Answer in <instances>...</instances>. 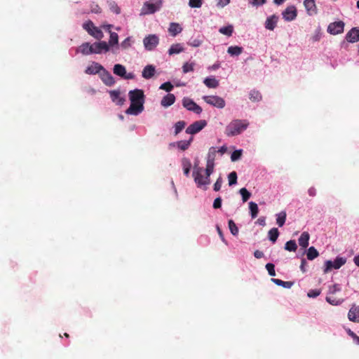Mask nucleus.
Instances as JSON below:
<instances>
[{
	"instance_id": "obj_1",
	"label": "nucleus",
	"mask_w": 359,
	"mask_h": 359,
	"mask_svg": "<svg viewBox=\"0 0 359 359\" xmlns=\"http://www.w3.org/2000/svg\"><path fill=\"white\" fill-rule=\"evenodd\" d=\"M249 126L248 121L245 119L232 120L225 128V134L228 137L236 136L245 130Z\"/></svg>"
},
{
	"instance_id": "obj_2",
	"label": "nucleus",
	"mask_w": 359,
	"mask_h": 359,
	"mask_svg": "<svg viewBox=\"0 0 359 359\" xmlns=\"http://www.w3.org/2000/svg\"><path fill=\"white\" fill-rule=\"evenodd\" d=\"M341 290L340 285L335 283L333 285L329 286L327 295L325 298L327 302L332 306H338L344 302V299H336L331 297L337 292H340Z\"/></svg>"
},
{
	"instance_id": "obj_3",
	"label": "nucleus",
	"mask_w": 359,
	"mask_h": 359,
	"mask_svg": "<svg viewBox=\"0 0 359 359\" xmlns=\"http://www.w3.org/2000/svg\"><path fill=\"white\" fill-rule=\"evenodd\" d=\"M203 168L201 167H194L192 175L197 187L201 188L203 186H207L210 183V178H206L203 175Z\"/></svg>"
},
{
	"instance_id": "obj_4",
	"label": "nucleus",
	"mask_w": 359,
	"mask_h": 359,
	"mask_svg": "<svg viewBox=\"0 0 359 359\" xmlns=\"http://www.w3.org/2000/svg\"><path fill=\"white\" fill-rule=\"evenodd\" d=\"M83 28L92 36L97 40H100L104 37L102 30L95 26L91 20H88L83 24Z\"/></svg>"
},
{
	"instance_id": "obj_5",
	"label": "nucleus",
	"mask_w": 359,
	"mask_h": 359,
	"mask_svg": "<svg viewBox=\"0 0 359 359\" xmlns=\"http://www.w3.org/2000/svg\"><path fill=\"white\" fill-rule=\"evenodd\" d=\"M162 5L161 0H153V1H147L144 4L142 9L143 14H152L159 10Z\"/></svg>"
},
{
	"instance_id": "obj_6",
	"label": "nucleus",
	"mask_w": 359,
	"mask_h": 359,
	"mask_svg": "<svg viewBox=\"0 0 359 359\" xmlns=\"http://www.w3.org/2000/svg\"><path fill=\"white\" fill-rule=\"evenodd\" d=\"M203 100L208 104L219 109H223L225 107V100L217 95H205Z\"/></svg>"
},
{
	"instance_id": "obj_7",
	"label": "nucleus",
	"mask_w": 359,
	"mask_h": 359,
	"mask_svg": "<svg viewBox=\"0 0 359 359\" xmlns=\"http://www.w3.org/2000/svg\"><path fill=\"white\" fill-rule=\"evenodd\" d=\"M346 259L344 257H337L334 262L327 260L325 262L324 273H328L332 269H339L345 264Z\"/></svg>"
},
{
	"instance_id": "obj_8",
	"label": "nucleus",
	"mask_w": 359,
	"mask_h": 359,
	"mask_svg": "<svg viewBox=\"0 0 359 359\" xmlns=\"http://www.w3.org/2000/svg\"><path fill=\"white\" fill-rule=\"evenodd\" d=\"M158 43L159 39L156 34H149L143 39L144 46L147 50H154Z\"/></svg>"
},
{
	"instance_id": "obj_9",
	"label": "nucleus",
	"mask_w": 359,
	"mask_h": 359,
	"mask_svg": "<svg viewBox=\"0 0 359 359\" xmlns=\"http://www.w3.org/2000/svg\"><path fill=\"white\" fill-rule=\"evenodd\" d=\"M182 105L187 110L193 111L196 114H200L202 112V108L189 97L183 98Z\"/></svg>"
},
{
	"instance_id": "obj_10",
	"label": "nucleus",
	"mask_w": 359,
	"mask_h": 359,
	"mask_svg": "<svg viewBox=\"0 0 359 359\" xmlns=\"http://www.w3.org/2000/svg\"><path fill=\"white\" fill-rule=\"evenodd\" d=\"M129 99L130 102L133 103H142L144 104V91L140 89H135L129 91L128 93Z\"/></svg>"
},
{
	"instance_id": "obj_11",
	"label": "nucleus",
	"mask_w": 359,
	"mask_h": 359,
	"mask_svg": "<svg viewBox=\"0 0 359 359\" xmlns=\"http://www.w3.org/2000/svg\"><path fill=\"white\" fill-rule=\"evenodd\" d=\"M206 125L207 122L205 120L196 121L187 127L186 133L187 134L194 135L203 129Z\"/></svg>"
},
{
	"instance_id": "obj_12",
	"label": "nucleus",
	"mask_w": 359,
	"mask_h": 359,
	"mask_svg": "<svg viewBox=\"0 0 359 359\" xmlns=\"http://www.w3.org/2000/svg\"><path fill=\"white\" fill-rule=\"evenodd\" d=\"M344 23L337 21L330 23L327 27V32L332 35L339 34L344 32Z\"/></svg>"
},
{
	"instance_id": "obj_13",
	"label": "nucleus",
	"mask_w": 359,
	"mask_h": 359,
	"mask_svg": "<svg viewBox=\"0 0 359 359\" xmlns=\"http://www.w3.org/2000/svg\"><path fill=\"white\" fill-rule=\"evenodd\" d=\"M283 19L285 21H292L294 20L297 15L296 7L294 6H287L282 13Z\"/></svg>"
},
{
	"instance_id": "obj_14",
	"label": "nucleus",
	"mask_w": 359,
	"mask_h": 359,
	"mask_svg": "<svg viewBox=\"0 0 359 359\" xmlns=\"http://www.w3.org/2000/svg\"><path fill=\"white\" fill-rule=\"evenodd\" d=\"M93 54H100L102 52H107L109 50V45L106 41H100L92 44Z\"/></svg>"
},
{
	"instance_id": "obj_15",
	"label": "nucleus",
	"mask_w": 359,
	"mask_h": 359,
	"mask_svg": "<svg viewBox=\"0 0 359 359\" xmlns=\"http://www.w3.org/2000/svg\"><path fill=\"white\" fill-rule=\"evenodd\" d=\"M144 110V104L142 103L130 102V107L126 109V113L131 115H138Z\"/></svg>"
},
{
	"instance_id": "obj_16",
	"label": "nucleus",
	"mask_w": 359,
	"mask_h": 359,
	"mask_svg": "<svg viewBox=\"0 0 359 359\" xmlns=\"http://www.w3.org/2000/svg\"><path fill=\"white\" fill-rule=\"evenodd\" d=\"M109 95L112 102L117 105L122 106L126 101L125 97L121 96V92L119 90H110Z\"/></svg>"
},
{
	"instance_id": "obj_17",
	"label": "nucleus",
	"mask_w": 359,
	"mask_h": 359,
	"mask_svg": "<svg viewBox=\"0 0 359 359\" xmlns=\"http://www.w3.org/2000/svg\"><path fill=\"white\" fill-rule=\"evenodd\" d=\"M346 39L349 43H355L359 41V28L353 27L346 35Z\"/></svg>"
},
{
	"instance_id": "obj_18",
	"label": "nucleus",
	"mask_w": 359,
	"mask_h": 359,
	"mask_svg": "<svg viewBox=\"0 0 359 359\" xmlns=\"http://www.w3.org/2000/svg\"><path fill=\"white\" fill-rule=\"evenodd\" d=\"M304 7L309 15H312L317 13V7L315 3V0H304Z\"/></svg>"
},
{
	"instance_id": "obj_19",
	"label": "nucleus",
	"mask_w": 359,
	"mask_h": 359,
	"mask_svg": "<svg viewBox=\"0 0 359 359\" xmlns=\"http://www.w3.org/2000/svg\"><path fill=\"white\" fill-rule=\"evenodd\" d=\"M349 320L355 323L359 322V306H353L348 313Z\"/></svg>"
},
{
	"instance_id": "obj_20",
	"label": "nucleus",
	"mask_w": 359,
	"mask_h": 359,
	"mask_svg": "<svg viewBox=\"0 0 359 359\" xmlns=\"http://www.w3.org/2000/svg\"><path fill=\"white\" fill-rule=\"evenodd\" d=\"M175 101V95L172 94V93H168L162 98V100L161 101V104L163 107H168L171 106L172 104H174Z\"/></svg>"
},
{
	"instance_id": "obj_21",
	"label": "nucleus",
	"mask_w": 359,
	"mask_h": 359,
	"mask_svg": "<svg viewBox=\"0 0 359 359\" xmlns=\"http://www.w3.org/2000/svg\"><path fill=\"white\" fill-rule=\"evenodd\" d=\"M278 18L276 15H272L268 18L265 22V27L269 30H273L276 26Z\"/></svg>"
},
{
	"instance_id": "obj_22",
	"label": "nucleus",
	"mask_w": 359,
	"mask_h": 359,
	"mask_svg": "<svg viewBox=\"0 0 359 359\" xmlns=\"http://www.w3.org/2000/svg\"><path fill=\"white\" fill-rule=\"evenodd\" d=\"M155 72V67L151 65H149L144 68L142 76L146 79H149L154 75Z\"/></svg>"
},
{
	"instance_id": "obj_23",
	"label": "nucleus",
	"mask_w": 359,
	"mask_h": 359,
	"mask_svg": "<svg viewBox=\"0 0 359 359\" xmlns=\"http://www.w3.org/2000/svg\"><path fill=\"white\" fill-rule=\"evenodd\" d=\"M78 51L85 55L93 54L92 44L88 42L83 43L79 47Z\"/></svg>"
},
{
	"instance_id": "obj_24",
	"label": "nucleus",
	"mask_w": 359,
	"mask_h": 359,
	"mask_svg": "<svg viewBox=\"0 0 359 359\" xmlns=\"http://www.w3.org/2000/svg\"><path fill=\"white\" fill-rule=\"evenodd\" d=\"M102 69H103V67L102 65L97 62H93L92 65L86 68L85 72L88 74H95L99 73Z\"/></svg>"
},
{
	"instance_id": "obj_25",
	"label": "nucleus",
	"mask_w": 359,
	"mask_h": 359,
	"mask_svg": "<svg viewBox=\"0 0 359 359\" xmlns=\"http://www.w3.org/2000/svg\"><path fill=\"white\" fill-rule=\"evenodd\" d=\"M309 233L306 231L303 232L300 237L299 238V245L303 248H306L309 246Z\"/></svg>"
},
{
	"instance_id": "obj_26",
	"label": "nucleus",
	"mask_w": 359,
	"mask_h": 359,
	"mask_svg": "<svg viewBox=\"0 0 359 359\" xmlns=\"http://www.w3.org/2000/svg\"><path fill=\"white\" fill-rule=\"evenodd\" d=\"M102 80L104 84L108 86H111L114 84L115 81L111 74L108 72H104L102 75Z\"/></svg>"
},
{
	"instance_id": "obj_27",
	"label": "nucleus",
	"mask_w": 359,
	"mask_h": 359,
	"mask_svg": "<svg viewBox=\"0 0 359 359\" xmlns=\"http://www.w3.org/2000/svg\"><path fill=\"white\" fill-rule=\"evenodd\" d=\"M182 29L180 25L177 23L172 22L170 25L168 31L172 36H175L177 34L182 32Z\"/></svg>"
},
{
	"instance_id": "obj_28",
	"label": "nucleus",
	"mask_w": 359,
	"mask_h": 359,
	"mask_svg": "<svg viewBox=\"0 0 359 359\" xmlns=\"http://www.w3.org/2000/svg\"><path fill=\"white\" fill-rule=\"evenodd\" d=\"M184 50V47L180 43L172 44L168 50L169 55L178 54Z\"/></svg>"
},
{
	"instance_id": "obj_29",
	"label": "nucleus",
	"mask_w": 359,
	"mask_h": 359,
	"mask_svg": "<svg viewBox=\"0 0 359 359\" xmlns=\"http://www.w3.org/2000/svg\"><path fill=\"white\" fill-rule=\"evenodd\" d=\"M203 83L208 88H215L219 86V81L214 77H207Z\"/></svg>"
},
{
	"instance_id": "obj_30",
	"label": "nucleus",
	"mask_w": 359,
	"mask_h": 359,
	"mask_svg": "<svg viewBox=\"0 0 359 359\" xmlns=\"http://www.w3.org/2000/svg\"><path fill=\"white\" fill-rule=\"evenodd\" d=\"M114 73L123 78L126 74V67L122 65L116 64L114 67Z\"/></svg>"
},
{
	"instance_id": "obj_31",
	"label": "nucleus",
	"mask_w": 359,
	"mask_h": 359,
	"mask_svg": "<svg viewBox=\"0 0 359 359\" xmlns=\"http://www.w3.org/2000/svg\"><path fill=\"white\" fill-rule=\"evenodd\" d=\"M192 141H193L192 137H191L189 140L179 141L177 142V147L182 151H185L189 147Z\"/></svg>"
},
{
	"instance_id": "obj_32",
	"label": "nucleus",
	"mask_w": 359,
	"mask_h": 359,
	"mask_svg": "<svg viewBox=\"0 0 359 359\" xmlns=\"http://www.w3.org/2000/svg\"><path fill=\"white\" fill-rule=\"evenodd\" d=\"M287 214L285 211H282L276 215V224L281 227L284 225L286 220Z\"/></svg>"
},
{
	"instance_id": "obj_33",
	"label": "nucleus",
	"mask_w": 359,
	"mask_h": 359,
	"mask_svg": "<svg viewBox=\"0 0 359 359\" xmlns=\"http://www.w3.org/2000/svg\"><path fill=\"white\" fill-rule=\"evenodd\" d=\"M272 282H273L276 285L278 286H282L285 288H290L294 283L291 281H283L280 279L272 278Z\"/></svg>"
},
{
	"instance_id": "obj_34",
	"label": "nucleus",
	"mask_w": 359,
	"mask_h": 359,
	"mask_svg": "<svg viewBox=\"0 0 359 359\" xmlns=\"http://www.w3.org/2000/svg\"><path fill=\"white\" fill-rule=\"evenodd\" d=\"M182 165L183 168L184 173L188 176L191 168V163L188 158H184L182 160Z\"/></svg>"
},
{
	"instance_id": "obj_35",
	"label": "nucleus",
	"mask_w": 359,
	"mask_h": 359,
	"mask_svg": "<svg viewBox=\"0 0 359 359\" xmlns=\"http://www.w3.org/2000/svg\"><path fill=\"white\" fill-rule=\"evenodd\" d=\"M249 208L252 218H256L259 212L257 204L255 202L251 201L249 203Z\"/></svg>"
},
{
	"instance_id": "obj_36",
	"label": "nucleus",
	"mask_w": 359,
	"mask_h": 359,
	"mask_svg": "<svg viewBox=\"0 0 359 359\" xmlns=\"http://www.w3.org/2000/svg\"><path fill=\"white\" fill-rule=\"evenodd\" d=\"M217 148L212 147L209 149L208 157H207V162L208 163H215V160L217 155Z\"/></svg>"
},
{
	"instance_id": "obj_37",
	"label": "nucleus",
	"mask_w": 359,
	"mask_h": 359,
	"mask_svg": "<svg viewBox=\"0 0 359 359\" xmlns=\"http://www.w3.org/2000/svg\"><path fill=\"white\" fill-rule=\"evenodd\" d=\"M242 52H243V48L240 47V46H230L228 48V50H227V53L232 56H234V55L238 56V55H241L242 53Z\"/></svg>"
},
{
	"instance_id": "obj_38",
	"label": "nucleus",
	"mask_w": 359,
	"mask_h": 359,
	"mask_svg": "<svg viewBox=\"0 0 359 359\" xmlns=\"http://www.w3.org/2000/svg\"><path fill=\"white\" fill-rule=\"evenodd\" d=\"M318 255H319V253H318V250L314 247L311 246L308 249V251L306 253L308 259L313 260L315 258L318 257Z\"/></svg>"
},
{
	"instance_id": "obj_39",
	"label": "nucleus",
	"mask_w": 359,
	"mask_h": 359,
	"mask_svg": "<svg viewBox=\"0 0 359 359\" xmlns=\"http://www.w3.org/2000/svg\"><path fill=\"white\" fill-rule=\"evenodd\" d=\"M269 238L273 243L277 241L279 236V231L277 228H272L268 232Z\"/></svg>"
},
{
	"instance_id": "obj_40",
	"label": "nucleus",
	"mask_w": 359,
	"mask_h": 359,
	"mask_svg": "<svg viewBox=\"0 0 359 359\" xmlns=\"http://www.w3.org/2000/svg\"><path fill=\"white\" fill-rule=\"evenodd\" d=\"M262 95L258 90H252L250 92V100L252 102H259L262 100Z\"/></svg>"
},
{
	"instance_id": "obj_41",
	"label": "nucleus",
	"mask_w": 359,
	"mask_h": 359,
	"mask_svg": "<svg viewBox=\"0 0 359 359\" xmlns=\"http://www.w3.org/2000/svg\"><path fill=\"white\" fill-rule=\"evenodd\" d=\"M219 32L224 35L231 36L233 32V27L231 25L226 27H222L219 29Z\"/></svg>"
},
{
	"instance_id": "obj_42",
	"label": "nucleus",
	"mask_w": 359,
	"mask_h": 359,
	"mask_svg": "<svg viewBox=\"0 0 359 359\" xmlns=\"http://www.w3.org/2000/svg\"><path fill=\"white\" fill-rule=\"evenodd\" d=\"M110 38L109 40V47L118 45V35L116 32H110Z\"/></svg>"
},
{
	"instance_id": "obj_43",
	"label": "nucleus",
	"mask_w": 359,
	"mask_h": 359,
	"mask_svg": "<svg viewBox=\"0 0 359 359\" xmlns=\"http://www.w3.org/2000/svg\"><path fill=\"white\" fill-rule=\"evenodd\" d=\"M297 249V245L295 241L290 240L287 241L285 245V250L290 252H295Z\"/></svg>"
},
{
	"instance_id": "obj_44",
	"label": "nucleus",
	"mask_w": 359,
	"mask_h": 359,
	"mask_svg": "<svg viewBox=\"0 0 359 359\" xmlns=\"http://www.w3.org/2000/svg\"><path fill=\"white\" fill-rule=\"evenodd\" d=\"M186 123L184 121H177L175 124V135H178L185 127Z\"/></svg>"
},
{
	"instance_id": "obj_45",
	"label": "nucleus",
	"mask_w": 359,
	"mask_h": 359,
	"mask_svg": "<svg viewBox=\"0 0 359 359\" xmlns=\"http://www.w3.org/2000/svg\"><path fill=\"white\" fill-rule=\"evenodd\" d=\"M215 163L206 162V168L205 170L206 178H210L214 171Z\"/></svg>"
},
{
	"instance_id": "obj_46",
	"label": "nucleus",
	"mask_w": 359,
	"mask_h": 359,
	"mask_svg": "<svg viewBox=\"0 0 359 359\" xmlns=\"http://www.w3.org/2000/svg\"><path fill=\"white\" fill-rule=\"evenodd\" d=\"M228 224H229V228L231 233L233 236L238 235V228L237 227L235 222L232 219H230V220H229Z\"/></svg>"
},
{
	"instance_id": "obj_47",
	"label": "nucleus",
	"mask_w": 359,
	"mask_h": 359,
	"mask_svg": "<svg viewBox=\"0 0 359 359\" xmlns=\"http://www.w3.org/2000/svg\"><path fill=\"white\" fill-rule=\"evenodd\" d=\"M229 185L233 186L237 183V173L235 171L230 172L228 175Z\"/></svg>"
},
{
	"instance_id": "obj_48",
	"label": "nucleus",
	"mask_w": 359,
	"mask_h": 359,
	"mask_svg": "<svg viewBox=\"0 0 359 359\" xmlns=\"http://www.w3.org/2000/svg\"><path fill=\"white\" fill-rule=\"evenodd\" d=\"M109 9L111 12L119 14L121 13V9L118 6L117 4L115 1H111L108 2Z\"/></svg>"
},
{
	"instance_id": "obj_49",
	"label": "nucleus",
	"mask_w": 359,
	"mask_h": 359,
	"mask_svg": "<svg viewBox=\"0 0 359 359\" xmlns=\"http://www.w3.org/2000/svg\"><path fill=\"white\" fill-rule=\"evenodd\" d=\"M239 192L243 202H246L251 196V194L245 188H241Z\"/></svg>"
},
{
	"instance_id": "obj_50",
	"label": "nucleus",
	"mask_w": 359,
	"mask_h": 359,
	"mask_svg": "<svg viewBox=\"0 0 359 359\" xmlns=\"http://www.w3.org/2000/svg\"><path fill=\"white\" fill-rule=\"evenodd\" d=\"M194 65H195V63L194 62H191V63H189V62H186L182 66V71L184 74L186 73H188V72H193L194 69Z\"/></svg>"
},
{
	"instance_id": "obj_51",
	"label": "nucleus",
	"mask_w": 359,
	"mask_h": 359,
	"mask_svg": "<svg viewBox=\"0 0 359 359\" xmlns=\"http://www.w3.org/2000/svg\"><path fill=\"white\" fill-rule=\"evenodd\" d=\"M203 43V40L199 38L191 39L188 42V45L192 47H198Z\"/></svg>"
},
{
	"instance_id": "obj_52",
	"label": "nucleus",
	"mask_w": 359,
	"mask_h": 359,
	"mask_svg": "<svg viewBox=\"0 0 359 359\" xmlns=\"http://www.w3.org/2000/svg\"><path fill=\"white\" fill-rule=\"evenodd\" d=\"M203 4V0H189V6L191 8H201Z\"/></svg>"
},
{
	"instance_id": "obj_53",
	"label": "nucleus",
	"mask_w": 359,
	"mask_h": 359,
	"mask_svg": "<svg viewBox=\"0 0 359 359\" xmlns=\"http://www.w3.org/2000/svg\"><path fill=\"white\" fill-rule=\"evenodd\" d=\"M159 88L166 92H170L173 89V86L170 82L168 81L161 84Z\"/></svg>"
},
{
	"instance_id": "obj_54",
	"label": "nucleus",
	"mask_w": 359,
	"mask_h": 359,
	"mask_svg": "<svg viewBox=\"0 0 359 359\" xmlns=\"http://www.w3.org/2000/svg\"><path fill=\"white\" fill-rule=\"evenodd\" d=\"M266 269L271 276H276L275 266L273 264L268 263L266 264Z\"/></svg>"
},
{
	"instance_id": "obj_55",
	"label": "nucleus",
	"mask_w": 359,
	"mask_h": 359,
	"mask_svg": "<svg viewBox=\"0 0 359 359\" xmlns=\"http://www.w3.org/2000/svg\"><path fill=\"white\" fill-rule=\"evenodd\" d=\"M242 156V150H236L234 151L231 155V160L232 161H236L237 160H238L239 158H241Z\"/></svg>"
},
{
	"instance_id": "obj_56",
	"label": "nucleus",
	"mask_w": 359,
	"mask_h": 359,
	"mask_svg": "<svg viewBox=\"0 0 359 359\" xmlns=\"http://www.w3.org/2000/svg\"><path fill=\"white\" fill-rule=\"evenodd\" d=\"M121 46L123 49H127L131 46V38L127 37L124 41H123L121 43Z\"/></svg>"
},
{
	"instance_id": "obj_57",
	"label": "nucleus",
	"mask_w": 359,
	"mask_h": 359,
	"mask_svg": "<svg viewBox=\"0 0 359 359\" xmlns=\"http://www.w3.org/2000/svg\"><path fill=\"white\" fill-rule=\"evenodd\" d=\"M321 293L320 290H310L307 294L309 297L315 298L319 296Z\"/></svg>"
},
{
	"instance_id": "obj_58",
	"label": "nucleus",
	"mask_w": 359,
	"mask_h": 359,
	"mask_svg": "<svg viewBox=\"0 0 359 359\" xmlns=\"http://www.w3.org/2000/svg\"><path fill=\"white\" fill-rule=\"evenodd\" d=\"M222 177H219L214 184V187H213L214 190L215 191H219L222 187Z\"/></svg>"
},
{
	"instance_id": "obj_59",
	"label": "nucleus",
	"mask_w": 359,
	"mask_h": 359,
	"mask_svg": "<svg viewBox=\"0 0 359 359\" xmlns=\"http://www.w3.org/2000/svg\"><path fill=\"white\" fill-rule=\"evenodd\" d=\"M217 6L219 8H224L230 3V0H216Z\"/></svg>"
},
{
	"instance_id": "obj_60",
	"label": "nucleus",
	"mask_w": 359,
	"mask_h": 359,
	"mask_svg": "<svg viewBox=\"0 0 359 359\" xmlns=\"http://www.w3.org/2000/svg\"><path fill=\"white\" fill-rule=\"evenodd\" d=\"M212 206L215 209L220 208L222 206V198L220 197L216 198L213 202Z\"/></svg>"
},
{
	"instance_id": "obj_61",
	"label": "nucleus",
	"mask_w": 359,
	"mask_h": 359,
	"mask_svg": "<svg viewBox=\"0 0 359 359\" xmlns=\"http://www.w3.org/2000/svg\"><path fill=\"white\" fill-rule=\"evenodd\" d=\"M348 333L349 336H351L353 338V341L356 344H359V337L355 333H354L353 331H351L350 330H348Z\"/></svg>"
},
{
	"instance_id": "obj_62",
	"label": "nucleus",
	"mask_w": 359,
	"mask_h": 359,
	"mask_svg": "<svg viewBox=\"0 0 359 359\" xmlns=\"http://www.w3.org/2000/svg\"><path fill=\"white\" fill-rule=\"evenodd\" d=\"M217 233L220 237V238L222 239V241L224 242V243H226V240L224 238V234H223V232L222 231V229L219 228V226H217Z\"/></svg>"
},
{
	"instance_id": "obj_63",
	"label": "nucleus",
	"mask_w": 359,
	"mask_h": 359,
	"mask_svg": "<svg viewBox=\"0 0 359 359\" xmlns=\"http://www.w3.org/2000/svg\"><path fill=\"white\" fill-rule=\"evenodd\" d=\"M254 256L257 259H260V258H262L264 256V253L262 251H260V250H255V252H254Z\"/></svg>"
},
{
	"instance_id": "obj_64",
	"label": "nucleus",
	"mask_w": 359,
	"mask_h": 359,
	"mask_svg": "<svg viewBox=\"0 0 359 359\" xmlns=\"http://www.w3.org/2000/svg\"><path fill=\"white\" fill-rule=\"evenodd\" d=\"M227 150V148L226 146H222L219 149H217V152L219 153L221 155H223L224 153H226Z\"/></svg>"
}]
</instances>
